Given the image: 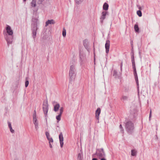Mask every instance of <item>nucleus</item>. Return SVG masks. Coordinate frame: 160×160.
Wrapping results in <instances>:
<instances>
[{"instance_id": "f257e3e1", "label": "nucleus", "mask_w": 160, "mask_h": 160, "mask_svg": "<svg viewBox=\"0 0 160 160\" xmlns=\"http://www.w3.org/2000/svg\"><path fill=\"white\" fill-rule=\"evenodd\" d=\"M6 29L7 33L4 32L3 34L4 35V38L7 42L8 47H9V45L11 44L12 42L13 32L10 26L8 25H6Z\"/></svg>"}, {"instance_id": "f03ea898", "label": "nucleus", "mask_w": 160, "mask_h": 160, "mask_svg": "<svg viewBox=\"0 0 160 160\" xmlns=\"http://www.w3.org/2000/svg\"><path fill=\"white\" fill-rule=\"evenodd\" d=\"M125 129L127 133L129 135H131L134 132V123L132 121L127 120L124 123Z\"/></svg>"}, {"instance_id": "7ed1b4c3", "label": "nucleus", "mask_w": 160, "mask_h": 160, "mask_svg": "<svg viewBox=\"0 0 160 160\" xmlns=\"http://www.w3.org/2000/svg\"><path fill=\"white\" fill-rule=\"evenodd\" d=\"M75 71V66L73 65H71L70 67L69 74L70 81H72L74 79L76 76Z\"/></svg>"}, {"instance_id": "20e7f679", "label": "nucleus", "mask_w": 160, "mask_h": 160, "mask_svg": "<svg viewBox=\"0 0 160 160\" xmlns=\"http://www.w3.org/2000/svg\"><path fill=\"white\" fill-rule=\"evenodd\" d=\"M38 29V28L37 25H31V30L32 32V37L34 40L36 36Z\"/></svg>"}, {"instance_id": "39448f33", "label": "nucleus", "mask_w": 160, "mask_h": 160, "mask_svg": "<svg viewBox=\"0 0 160 160\" xmlns=\"http://www.w3.org/2000/svg\"><path fill=\"white\" fill-rule=\"evenodd\" d=\"M38 16L37 14L34 15V16L32 17V23L31 25H37L39 23Z\"/></svg>"}, {"instance_id": "423d86ee", "label": "nucleus", "mask_w": 160, "mask_h": 160, "mask_svg": "<svg viewBox=\"0 0 160 160\" xmlns=\"http://www.w3.org/2000/svg\"><path fill=\"white\" fill-rule=\"evenodd\" d=\"M48 110V102L47 101L45 103L44 102L43 104V110L46 117L47 115Z\"/></svg>"}, {"instance_id": "0eeeda50", "label": "nucleus", "mask_w": 160, "mask_h": 160, "mask_svg": "<svg viewBox=\"0 0 160 160\" xmlns=\"http://www.w3.org/2000/svg\"><path fill=\"white\" fill-rule=\"evenodd\" d=\"M96 154L100 159L104 158L105 156L104 151H97Z\"/></svg>"}, {"instance_id": "6e6552de", "label": "nucleus", "mask_w": 160, "mask_h": 160, "mask_svg": "<svg viewBox=\"0 0 160 160\" xmlns=\"http://www.w3.org/2000/svg\"><path fill=\"white\" fill-rule=\"evenodd\" d=\"M107 15H108V12L107 11H103L102 13L100 19H101V22L102 23L103 20L106 18V16Z\"/></svg>"}, {"instance_id": "1a4fd4ad", "label": "nucleus", "mask_w": 160, "mask_h": 160, "mask_svg": "<svg viewBox=\"0 0 160 160\" xmlns=\"http://www.w3.org/2000/svg\"><path fill=\"white\" fill-rule=\"evenodd\" d=\"M110 47V41L108 40H107L106 41V43L105 44V48L106 49V52L108 54L109 51Z\"/></svg>"}, {"instance_id": "9d476101", "label": "nucleus", "mask_w": 160, "mask_h": 160, "mask_svg": "<svg viewBox=\"0 0 160 160\" xmlns=\"http://www.w3.org/2000/svg\"><path fill=\"white\" fill-rule=\"evenodd\" d=\"M59 138L60 144V146L61 147H62L63 145V134L62 132H61L59 135Z\"/></svg>"}, {"instance_id": "9b49d317", "label": "nucleus", "mask_w": 160, "mask_h": 160, "mask_svg": "<svg viewBox=\"0 0 160 160\" xmlns=\"http://www.w3.org/2000/svg\"><path fill=\"white\" fill-rule=\"evenodd\" d=\"M101 113V109L100 108H98L96 110L95 112V117L97 120H98V123L99 122V116Z\"/></svg>"}, {"instance_id": "f8f14e48", "label": "nucleus", "mask_w": 160, "mask_h": 160, "mask_svg": "<svg viewBox=\"0 0 160 160\" xmlns=\"http://www.w3.org/2000/svg\"><path fill=\"white\" fill-rule=\"evenodd\" d=\"M83 45L85 48L88 51H89V48L88 45V40L87 39H85L83 41Z\"/></svg>"}, {"instance_id": "ddd939ff", "label": "nucleus", "mask_w": 160, "mask_h": 160, "mask_svg": "<svg viewBox=\"0 0 160 160\" xmlns=\"http://www.w3.org/2000/svg\"><path fill=\"white\" fill-rule=\"evenodd\" d=\"M45 135L48 140L49 141V143L53 142V139L52 138L50 137L49 132H45Z\"/></svg>"}, {"instance_id": "4468645a", "label": "nucleus", "mask_w": 160, "mask_h": 160, "mask_svg": "<svg viewBox=\"0 0 160 160\" xmlns=\"http://www.w3.org/2000/svg\"><path fill=\"white\" fill-rule=\"evenodd\" d=\"M83 155L82 151H80L78 154V160H83Z\"/></svg>"}, {"instance_id": "2eb2a0df", "label": "nucleus", "mask_w": 160, "mask_h": 160, "mask_svg": "<svg viewBox=\"0 0 160 160\" xmlns=\"http://www.w3.org/2000/svg\"><path fill=\"white\" fill-rule=\"evenodd\" d=\"M134 75V77H135V79L136 83V84H137V89L138 90V94H139V82H138V75H137V74Z\"/></svg>"}, {"instance_id": "dca6fc26", "label": "nucleus", "mask_w": 160, "mask_h": 160, "mask_svg": "<svg viewBox=\"0 0 160 160\" xmlns=\"http://www.w3.org/2000/svg\"><path fill=\"white\" fill-rule=\"evenodd\" d=\"M128 98V97L126 96L122 95L120 98L121 101L123 102H124L125 101H127Z\"/></svg>"}, {"instance_id": "f3484780", "label": "nucleus", "mask_w": 160, "mask_h": 160, "mask_svg": "<svg viewBox=\"0 0 160 160\" xmlns=\"http://www.w3.org/2000/svg\"><path fill=\"white\" fill-rule=\"evenodd\" d=\"M55 23V22L53 19L48 20L46 22V26H47L49 24H54Z\"/></svg>"}, {"instance_id": "a211bd4d", "label": "nucleus", "mask_w": 160, "mask_h": 160, "mask_svg": "<svg viewBox=\"0 0 160 160\" xmlns=\"http://www.w3.org/2000/svg\"><path fill=\"white\" fill-rule=\"evenodd\" d=\"M54 109L53 110L55 112H57L58 111L59 108H60V105L58 103H57L55 105H54Z\"/></svg>"}, {"instance_id": "6ab92c4d", "label": "nucleus", "mask_w": 160, "mask_h": 160, "mask_svg": "<svg viewBox=\"0 0 160 160\" xmlns=\"http://www.w3.org/2000/svg\"><path fill=\"white\" fill-rule=\"evenodd\" d=\"M109 5L108 3L106 2H105L103 6V10L106 11L108 10V9Z\"/></svg>"}, {"instance_id": "aec40b11", "label": "nucleus", "mask_w": 160, "mask_h": 160, "mask_svg": "<svg viewBox=\"0 0 160 160\" xmlns=\"http://www.w3.org/2000/svg\"><path fill=\"white\" fill-rule=\"evenodd\" d=\"M124 91L125 92H128L131 90V88L129 86H126L124 87Z\"/></svg>"}, {"instance_id": "412c9836", "label": "nucleus", "mask_w": 160, "mask_h": 160, "mask_svg": "<svg viewBox=\"0 0 160 160\" xmlns=\"http://www.w3.org/2000/svg\"><path fill=\"white\" fill-rule=\"evenodd\" d=\"M36 0H32L31 2V5L32 7H35L36 6Z\"/></svg>"}, {"instance_id": "4be33fe9", "label": "nucleus", "mask_w": 160, "mask_h": 160, "mask_svg": "<svg viewBox=\"0 0 160 160\" xmlns=\"http://www.w3.org/2000/svg\"><path fill=\"white\" fill-rule=\"evenodd\" d=\"M134 29L136 32H139V29L138 25L137 23L135 24Z\"/></svg>"}, {"instance_id": "5701e85b", "label": "nucleus", "mask_w": 160, "mask_h": 160, "mask_svg": "<svg viewBox=\"0 0 160 160\" xmlns=\"http://www.w3.org/2000/svg\"><path fill=\"white\" fill-rule=\"evenodd\" d=\"M33 123L34 124H36V123H38V122H37V118L36 116H33Z\"/></svg>"}, {"instance_id": "b1692460", "label": "nucleus", "mask_w": 160, "mask_h": 160, "mask_svg": "<svg viewBox=\"0 0 160 160\" xmlns=\"http://www.w3.org/2000/svg\"><path fill=\"white\" fill-rule=\"evenodd\" d=\"M137 152L136 151H131V154L132 156H136Z\"/></svg>"}, {"instance_id": "393cba45", "label": "nucleus", "mask_w": 160, "mask_h": 160, "mask_svg": "<svg viewBox=\"0 0 160 160\" xmlns=\"http://www.w3.org/2000/svg\"><path fill=\"white\" fill-rule=\"evenodd\" d=\"M62 114L59 113V114L56 117V119H57L58 122L61 119V116Z\"/></svg>"}, {"instance_id": "a878e982", "label": "nucleus", "mask_w": 160, "mask_h": 160, "mask_svg": "<svg viewBox=\"0 0 160 160\" xmlns=\"http://www.w3.org/2000/svg\"><path fill=\"white\" fill-rule=\"evenodd\" d=\"M84 0H75L76 3L77 4H80Z\"/></svg>"}, {"instance_id": "bb28decb", "label": "nucleus", "mask_w": 160, "mask_h": 160, "mask_svg": "<svg viewBox=\"0 0 160 160\" xmlns=\"http://www.w3.org/2000/svg\"><path fill=\"white\" fill-rule=\"evenodd\" d=\"M62 35L64 37L66 36V30L65 28H63L62 29Z\"/></svg>"}, {"instance_id": "cd10ccee", "label": "nucleus", "mask_w": 160, "mask_h": 160, "mask_svg": "<svg viewBox=\"0 0 160 160\" xmlns=\"http://www.w3.org/2000/svg\"><path fill=\"white\" fill-rule=\"evenodd\" d=\"M79 56L80 58V60L81 62H82L83 60L82 58L83 57V55L81 53V52H79Z\"/></svg>"}, {"instance_id": "c85d7f7f", "label": "nucleus", "mask_w": 160, "mask_h": 160, "mask_svg": "<svg viewBox=\"0 0 160 160\" xmlns=\"http://www.w3.org/2000/svg\"><path fill=\"white\" fill-rule=\"evenodd\" d=\"M37 4H38L40 5L42 4L43 2L44 1V0H36Z\"/></svg>"}, {"instance_id": "c756f323", "label": "nucleus", "mask_w": 160, "mask_h": 160, "mask_svg": "<svg viewBox=\"0 0 160 160\" xmlns=\"http://www.w3.org/2000/svg\"><path fill=\"white\" fill-rule=\"evenodd\" d=\"M119 128L120 129V132L121 133L123 134L124 132V129L121 124L119 126Z\"/></svg>"}, {"instance_id": "7c9ffc66", "label": "nucleus", "mask_w": 160, "mask_h": 160, "mask_svg": "<svg viewBox=\"0 0 160 160\" xmlns=\"http://www.w3.org/2000/svg\"><path fill=\"white\" fill-rule=\"evenodd\" d=\"M137 13L139 17H141L142 16V13L140 10H138L137 11Z\"/></svg>"}, {"instance_id": "2f4dec72", "label": "nucleus", "mask_w": 160, "mask_h": 160, "mask_svg": "<svg viewBox=\"0 0 160 160\" xmlns=\"http://www.w3.org/2000/svg\"><path fill=\"white\" fill-rule=\"evenodd\" d=\"M63 110H64V108L63 107H61L60 108V109L59 113L62 114V112L63 111Z\"/></svg>"}, {"instance_id": "473e14b6", "label": "nucleus", "mask_w": 160, "mask_h": 160, "mask_svg": "<svg viewBox=\"0 0 160 160\" xmlns=\"http://www.w3.org/2000/svg\"><path fill=\"white\" fill-rule=\"evenodd\" d=\"M113 76H115V77H116L117 76V72L116 70H114L113 71Z\"/></svg>"}, {"instance_id": "72a5a7b5", "label": "nucleus", "mask_w": 160, "mask_h": 160, "mask_svg": "<svg viewBox=\"0 0 160 160\" xmlns=\"http://www.w3.org/2000/svg\"><path fill=\"white\" fill-rule=\"evenodd\" d=\"M131 61L132 62H135L134 56V53L132 52V54L131 55Z\"/></svg>"}, {"instance_id": "f704fd0d", "label": "nucleus", "mask_w": 160, "mask_h": 160, "mask_svg": "<svg viewBox=\"0 0 160 160\" xmlns=\"http://www.w3.org/2000/svg\"><path fill=\"white\" fill-rule=\"evenodd\" d=\"M132 67L133 69H136L135 67V62H132Z\"/></svg>"}, {"instance_id": "c9c22d12", "label": "nucleus", "mask_w": 160, "mask_h": 160, "mask_svg": "<svg viewBox=\"0 0 160 160\" xmlns=\"http://www.w3.org/2000/svg\"><path fill=\"white\" fill-rule=\"evenodd\" d=\"M29 84V82L28 80H26L25 82V86L26 87H27Z\"/></svg>"}, {"instance_id": "e433bc0d", "label": "nucleus", "mask_w": 160, "mask_h": 160, "mask_svg": "<svg viewBox=\"0 0 160 160\" xmlns=\"http://www.w3.org/2000/svg\"><path fill=\"white\" fill-rule=\"evenodd\" d=\"M34 124L35 125V129H36V130L37 131L38 128V123H36V124L35 123V124Z\"/></svg>"}, {"instance_id": "4c0bfd02", "label": "nucleus", "mask_w": 160, "mask_h": 160, "mask_svg": "<svg viewBox=\"0 0 160 160\" xmlns=\"http://www.w3.org/2000/svg\"><path fill=\"white\" fill-rule=\"evenodd\" d=\"M10 131L12 133H13L14 132V131L12 128V127L9 128Z\"/></svg>"}, {"instance_id": "58836bf2", "label": "nucleus", "mask_w": 160, "mask_h": 160, "mask_svg": "<svg viewBox=\"0 0 160 160\" xmlns=\"http://www.w3.org/2000/svg\"><path fill=\"white\" fill-rule=\"evenodd\" d=\"M122 66H123V62H121L120 64V71L121 72L122 71Z\"/></svg>"}, {"instance_id": "ea45409f", "label": "nucleus", "mask_w": 160, "mask_h": 160, "mask_svg": "<svg viewBox=\"0 0 160 160\" xmlns=\"http://www.w3.org/2000/svg\"><path fill=\"white\" fill-rule=\"evenodd\" d=\"M133 74L134 75L137 74L136 71V69H133Z\"/></svg>"}, {"instance_id": "a19ab883", "label": "nucleus", "mask_w": 160, "mask_h": 160, "mask_svg": "<svg viewBox=\"0 0 160 160\" xmlns=\"http://www.w3.org/2000/svg\"><path fill=\"white\" fill-rule=\"evenodd\" d=\"M8 123L9 128L10 127H12L11 123L9 122H8Z\"/></svg>"}, {"instance_id": "79ce46f5", "label": "nucleus", "mask_w": 160, "mask_h": 160, "mask_svg": "<svg viewBox=\"0 0 160 160\" xmlns=\"http://www.w3.org/2000/svg\"><path fill=\"white\" fill-rule=\"evenodd\" d=\"M151 117V110H150V112L149 115V120H150V118Z\"/></svg>"}, {"instance_id": "37998d69", "label": "nucleus", "mask_w": 160, "mask_h": 160, "mask_svg": "<svg viewBox=\"0 0 160 160\" xmlns=\"http://www.w3.org/2000/svg\"><path fill=\"white\" fill-rule=\"evenodd\" d=\"M36 116V112L35 110L34 111V113L33 114V116Z\"/></svg>"}, {"instance_id": "c03bdc74", "label": "nucleus", "mask_w": 160, "mask_h": 160, "mask_svg": "<svg viewBox=\"0 0 160 160\" xmlns=\"http://www.w3.org/2000/svg\"><path fill=\"white\" fill-rule=\"evenodd\" d=\"M101 160H106L104 158L100 159Z\"/></svg>"}, {"instance_id": "a18cd8bd", "label": "nucleus", "mask_w": 160, "mask_h": 160, "mask_svg": "<svg viewBox=\"0 0 160 160\" xmlns=\"http://www.w3.org/2000/svg\"><path fill=\"white\" fill-rule=\"evenodd\" d=\"M49 146L51 148L52 147V146L51 143H49Z\"/></svg>"}, {"instance_id": "49530a36", "label": "nucleus", "mask_w": 160, "mask_h": 160, "mask_svg": "<svg viewBox=\"0 0 160 160\" xmlns=\"http://www.w3.org/2000/svg\"><path fill=\"white\" fill-rule=\"evenodd\" d=\"M92 160H98V159L96 158H92Z\"/></svg>"}, {"instance_id": "de8ad7c7", "label": "nucleus", "mask_w": 160, "mask_h": 160, "mask_svg": "<svg viewBox=\"0 0 160 160\" xmlns=\"http://www.w3.org/2000/svg\"><path fill=\"white\" fill-rule=\"evenodd\" d=\"M100 150H103V149L102 148H101V149H100Z\"/></svg>"}, {"instance_id": "09e8293b", "label": "nucleus", "mask_w": 160, "mask_h": 160, "mask_svg": "<svg viewBox=\"0 0 160 160\" xmlns=\"http://www.w3.org/2000/svg\"><path fill=\"white\" fill-rule=\"evenodd\" d=\"M26 0H23V1L24 2H26Z\"/></svg>"}, {"instance_id": "8fccbe9b", "label": "nucleus", "mask_w": 160, "mask_h": 160, "mask_svg": "<svg viewBox=\"0 0 160 160\" xmlns=\"http://www.w3.org/2000/svg\"><path fill=\"white\" fill-rule=\"evenodd\" d=\"M139 9H141V7H139Z\"/></svg>"}, {"instance_id": "3c124183", "label": "nucleus", "mask_w": 160, "mask_h": 160, "mask_svg": "<svg viewBox=\"0 0 160 160\" xmlns=\"http://www.w3.org/2000/svg\"><path fill=\"white\" fill-rule=\"evenodd\" d=\"M132 150H135L134 149H132Z\"/></svg>"}, {"instance_id": "603ef678", "label": "nucleus", "mask_w": 160, "mask_h": 160, "mask_svg": "<svg viewBox=\"0 0 160 160\" xmlns=\"http://www.w3.org/2000/svg\"><path fill=\"white\" fill-rule=\"evenodd\" d=\"M18 160V159H16V160Z\"/></svg>"}]
</instances>
